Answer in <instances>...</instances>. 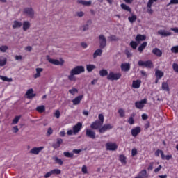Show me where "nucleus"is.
Wrapping results in <instances>:
<instances>
[{
    "instance_id": "obj_44",
    "label": "nucleus",
    "mask_w": 178,
    "mask_h": 178,
    "mask_svg": "<svg viewBox=\"0 0 178 178\" xmlns=\"http://www.w3.org/2000/svg\"><path fill=\"white\" fill-rule=\"evenodd\" d=\"M8 49H9V47L6 45H2L0 47L1 52L5 53Z\"/></svg>"
},
{
    "instance_id": "obj_63",
    "label": "nucleus",
    "mask_w": 178,
    "mask_h": 178,
    "mask_svg": "<svg viewBox=\"0 0 178 178\" xmlns=\"http://www.w3.org/2000/svg\"><path fill=\"white\" fill-rule=\"evenodd\" d=\"M52 133H54V130H52V128H49L47 130V135L48 136H51V134H52Z\"/></svg>"
},
{
    "instance_id": "obj_61",
    "label": "nucleus",
    "mask_w": 178,
    "mask_h": 178,
    "mask_svg": "<svg viewBox=\"0 0 178 178\" xmlns=\"http://www.w3.org/2000/svg\"><path fill=\"white\" fill-rule=\"evenodd\" d=\"M52 171L48 172L45 174L44 177L45 178H48V177H51V176H52Z\"/></svg>"
},
{
    "instance_id": "obj_12",
    "label": "nucleus",
    "mask_w": 178,
    "mask_h": 178,
    "mask_svg": "<svg viewBox=\"0 0 178 178\" xmlns=\"http://www.w3.org/2000/svg\"><path fill=\"white\" fill-rule=\"evenodd\" d=\"M145 104H147V99H143L140 101L136 102L135 106L137 108V109H143Z\"/></svg>"
},
{
    "instance_id": "obj_45",
    "label": "nucleus",
    "mask_w": 178,
    "mask_h": 178,
    "mask_svg": "<svg viewBox=\"0 0 178 178\" xmlns=\"http://www.w3.org/2000/svg\"><path fill=\"white\" fill-rule=\"evenodd\" d=\"M63 155L66 156V158H73L74 156L73 153H70L69 152H64Z\"/></svg>"
},
{
    "instance_id": "obj_21",
    "label": "nucleus",
    "mask_w": 178,
    "mask_h": 178,
    "mask_svg": "<svg viewBox=\"0 0 178 178\" xmlns=\"http://www.w3.org/2000/svg\"><path fill=\"white\" fill-rule=\"evenodd\" d=\"M23 26V23L20 21L15 20L13 22L12 27L13 29H20Z\"/></svg>"
},
{
    "instance_id": "obj_7",
    "label": "nucleus",
    "mask_w": 178,
    "mask_h": 178,
    "mask_svg": "<svg viewBox=\"0 0 178 178\" xmlns=\"http://www.w3.org/2000/svg\"><path fill=\"white\" fill-rule=\"evenodd\" d=\"M99 48L101 49H104V48L106 47V38H105V35H99Z\"/></svg>"
},
{
    "instance_id": "obj_29",
    "label": "nucleus",
    "mask_w": 178,
    "mask_h": 178,
    "mask_svg": "<svg viewBox=\"0 0 178 178\" xmlns=\"http://www.w3.org/2000/svg\"><path fill=\"white\" fill-rule=\"evenodd\" d=\"M161 88L163 91H170V89L169 88V85L166 82H163L161 85Z\"/></svg>"
},
{
    "instance_id": "obj_55",
    "label": "nucleus",
    "mask_w": 178,
    "mask_h": 178,
    "mask_svg": "<svg viewBox=\"0 0 178 178\" xmlns=\"http://www.w3.org/2000/svg\"><path fill=\"white\" fill-rule=\"evenodd\" d=\"M76 16L78 17H83V16H84V12H83V11L76 12Z\"/></svg>"
},
{
    "instance_id": "obj_38",
    "label": "nucleus",
    "mask_w": 178,
    "mask_h": 178,
    "mask_svg": "<svg viewBox=\"0 0 178 178\" xmlns=\"http://www.w3.org/2000/svg\"><path fill=\"white\" fill-rule=\"evenodd\" d=\"M109 41H119V38L115 35H111L108 37Z\"/></svg>"
},
{
    "instance_id": "obj_64",
    "label": "nucleus",
    "mask_w": 178,
    "mask_h": 178,
    "mask_svg": "<svg viewBox=\"0 0 178 178\" xmlns=\"http://www.w3.org/2000/svg\"><path fill=\"white\" fill-rule=\"evenodd\" d=\"M162 169V165H159L157 168L154 169V173H158Z\"/></svg>"
},
{
    "instance_id": "obj_5",
    "label": "nucleus",
    "mask_w": 178,
    "mask_h": 178,
    "mask_svg": "<svg viewBox=\"0 0 178 178\" xmlns=\"http://www.w3.org/2000/svg\"><path fill=\"white\" fill-rule=\"evenodd\" d=\"M138 66H145V67H147L148 69H151L154 67V64L151 60L143 61L139 60L138 63Z\"/></svg>"
},
{
    "instance_id": "obj_42",
    "label": "nucleus",
    "mask_w": 178,
    "mask_h": 178,
    "mask_svg": "<svg viewBox=\"0 0 178 178\" xmlns=\"http://www.w3.org/2000/svg\"><path fill=\"white\" fill-rule=\"evenodd\" d=\"M119 161L121 162V163L126 165V156H124V155H120Z\"/></svg>"
},
{
    "instance_id": "obj_31",
    "label": "nucleus",
    "mask_w": 178,
    "mask_h": 178,
    "mask_svg": "<svg viewBox=\"0 0 178 178\" xmlns=\"http://www.w3.org/2000/svg\"><path fill=\"white\" fill-rule=\"evenodd\" d=\"M22 26L24 31H27V30L30 29V23L29 22V21L24 22Z\"/></svg>"
},
{
    "instance_id": "obj_11",
    "label": "nucleus",
    "mask_w": 178,
    "mask_h": 178,
    "mask_svg": "<svg viewBox=\"0 0 178 178\" xmlns=\"http://www.w3.org/2000/svg\"><path fill=\"white\" fill-rule=\"evenodd\" d=\"M107 151H116L118 149V145L113 143H108L106 144Z\"/></svg>"
},
{
    "instance_id": "obj_19",
    "label": "nucleus",
    "mask_w": 178,
    "mask_h": 178,
    "mask_svg": "<svg viewBox=\"0 0 178 178\" xmlns=\"http://www.w3.org/2000/svg\"><path fill=\"white\" fill-rule=\"evenodd\" d=\"M121 70L122 72H129L130 70V63H124L121 64Z\"/></svg>"
},
{
    "instance_id": "obj_54",
    "label": "nucleus",
    "mask_w": 178,
    "mask_h": 178,
    "mask_svg": "<svg viewBox=\"0 0 178 178\" xmlns=\"http://www.w3.org/2000/svg\"><path fill=\"white\" fill-rule=\"evenodd\" d=\"M125 54L127 55V58H131V56H133V54H131V51L129 50H126Z\"/></svg>"
},
{
    "instance_id": "obj_23",
    "label": "nucleus",
    "mask_w": 178,
    "mask_h": 178,
    "mask_svg": "<svg viewBox=\"0 0 178 178\" xmlns=\"http://www.w3.org/2000/svg\"><path fill=\"white\" fill-rule=\"evenodd\" d=\"M135 40L137 42H140V41H145V40H147V36H145V35L138 34Z\"/></svg>"
},
{
    "instance_id": "obj_1",
    "label": "nucleus",
    "mask_w": 178,
    "mask_h": 178,
    "mask_svg": "<svg viewBox=\"0 0 178 178\" xmlns=\"http://www.w3.org/2000/svg\"><path fill=\"white\" fill-rule=\"evenodd\" d=\"M86 72V70L84 68V66L83 65H78L72 69L70 72V74L67 76L68 80L70 81H76V76H79V74H81V73H84Z\"/></svg>"
},
{
    "instance_id": "obj_26",
    "label": "nucleus",
    "mask_w": 178,
    "mask_h": 178,
    "mask_svg": "<svg viewBox=\"0 0 178 178\" xmlns=\"http://www.w3.org/2000/svg\"><path fill=\"white\" fill-rule=\"evenodd\" d=\"M138 176L140 178H148V173L145 170H143L138 174Z\"/></svg>"
},
{
    "instance_id": "obj_57",
    "label": "nucleus",
    "mask_w": 178,
    "mask_h": 178,
    "mask_svg": "<svg viewBox=\"0 0 178 178\" xmlns=\"http://www.w3.org/2000/svg\"><path fill=\"white\" fill-rule=\"evenodd\" d=\"M168 5H178V0H170Z\"/></svg>"
},
{
    "instance_id": "obj_52",
    "label": "nucleus",
    "mask_w": 178,
    "mask_h": 178,
    "mask_svg": "<svg viewBox=\"0 0 178 178\" xmlns=\"http://www.w3.org/2000/svg\"><path fill=\"white\" fill-rule=\"evenodd\" d=\"M130 45L131 47V48H133V49H136L137 48V42H136L135 41H131L130 42Z\"/></svg>"
},
{
    "instance_id": "obj_39",
    "label": "nucleus",
    "mask_w": 178,
    "mask_h": 178,
    "mask_svg": "<svg viewBox=\"0 0 178 178\" xmlns=\"http://www.w3.org/2000/svg\"><path fill=\"white\" fill-rule=\"evenodd\" d=\"M118 113L120 118H124V116H126V112L123 108L118 109Z\"/></svg>"
},
{
    "instance_id": "obj_3",
    "label": "nucleus",
    "mask_w": 178,
    "mask_h": 178,
    "mask_svg": "<svg viewBox=\"0 0 178 178\" xmlns=\"http://www.w3.org/2000/svg\"><path fill=\"white\" fill-rule=\"evenodd\" d=\"M47 60L51 63V65H55L56 66H62L65 63V61L60 58V60H56L54 58H51L49 56H47Z\"/></svg>"
},
{
    "instance_id": "obj_33",
    "label": "nucleus",
    "mask_w": 178,
    "mask_h": 178,
    "mask_svg": "<svg viewBox=\"0 0 178 178\" xmlns=\"http://www.w3.org/2000/svg\"><path fill=\"white\" fill-rule=\"evenodd\" d=\"M147 44L148 43L147 42H144L140 46H139L138 51L140 54L144 51V49L147 47Z\"/></svg>"
},
{
    "instance_id": "obj_6",
    "label": "nucleus",
    "mask_w": 178,
    "mask_h": 178,
    "mask_svg": "<svg viewBox=\"0 0 178 178\" xmlns=\"http://www.w3.org/2000/svg\"><path fill=\"white\" fill-rule=\"evenodd\" d=\"M86 136L88 138H92V140H95V138H97V134H95V131L91 129H86Z\"/></svg>"
},
{
    "instance_id": "obj_4",
    "label": "nucleus",
    "mask_w": 178,
    "mask_h": 178,
    "mask_svg": "<svg viewBox=\"0 0 178 178\" xmlns=\"http://www.w3.org/2000/svg\"><path fill=\"white\" fill-rule=\"evenodd\" d=\"M122 77V74L120 72L115 73L113 72H109L107 75V80H111V81L119 80Z\"/></svg>"
},
{
    "instance_id": "obj_27",
    "label": "nucleus",
    "mask_w": 178,
    "mask_h": 178,
    "mask_svg": "<svg viewBox=\"0 0 178 178\" xmlns=\"http://www.w3.org/2000/svg\"><path fill=\"white\" fill-rule=\"evenodd\" d=\"M141 86V80H136L132 82L133 88H138Z\"/></svg>"
},
{
    "instance_id": "obj_14",
    "label": "nucleus",
    "mask_w": 178,
    "mask_h": 178,
    "mask_svg": "<svg viewBox=\"0 0 178 178\" xmlns=\"http://www.w3.org/2000/svg\"><path fill=\"white\" fill-rule=\"evenodd\" d=\"M24 13L29 17H34V10L31 8H26L24 9Z\"/></svg>"
},
{
    "instance_id": "obj_56",
    "label": "nucleus",
    "mask_w": 178,
    "mask_h": 178,
    "mask_svg": "<svg viewBox=\"0 0 178 178\" xmlns=\"http://www.w3.org/2000/svg\"><path fill=\"white\" fill-rule=\"evenodd\" d=\"M81 30H82V31H87V30H88V24L82 26Z\"/></svg>"
},
{
    "instance_id": "obj_10",
    "label": "nucleus",
    "mask_w": 178,
    "mask_h": 178,
    "mask_svg": "<svg viewBox=\"0 0 178 178\" xmlns=\"http://www.w3.org/2000/svg\"><path fill=\"white\" fill-rule=\"evenodd\" d=\"M158 0H149L147 4V12L149 15H152L154 13V10H152V5L154 2H156Z\"/></svg>"
},
{
    "instance_id": "obj_16",
    "label": "nucleus",
    "mask_w": 178,
    "mask_h": 178,
    "mask_svg": "<svg viewBox=\"0 0 178 178\" xmlns=\"http://www.w3.org/2000/svg\"><path fill=\"white\" fill-rule=\"evenodd\" d=\"M140 133H141V128L140 127H136L132 129L131 131V134L134 137H137V136H138V134H140Z\"/></svg>"
},
{
    "instance_id": "obj_18",
    "label": "nucleus",
    "mask_w": 178,
    "mask_h": 178,
    "mask_svg": "<svg viewBox=\"0 0 178 178\" xmlns=\"http://www.w3.org/2000/svg\"><path fill=\"white\" fill-rule=\"evenodd\" d=\"M63 143V140L62 138H57L56 143H54L52 145V147L53 148H54V149H56L59 148V147H60V145H62Z\"/></svg>"
},
{
    "instance_id": "obj_15",
    "label": "nucleus",
    "mask_w": 178,
    "mask_h": 178,
    "mask_svg": "<svg viewBox=\"0 0 178 178\" xmlns=\"http://www.w3.org/2000/svg\"><path fill=\"white\" fill-rule=\"evenodd\" d=\"M158 34H159V35L161 37H170V35H172V32L161 29L158 31Z\"/></svg>"
},
{
    "instance_id": "obj_46",
    "label": "nucleus",
    "mask_w": 178,
    "mask_h": 178,
    "mask_svg": "<svg viewBox=\"0 0 178 178\" xmlns=\"http://www.w3.org/2000/svg\"><path fill=\"white\" fill-rule=\"evenodd\" d=\"M170 51L172 54H178V45L172 47Z\"/></svg>"
},
{
    "instance_id": "obj_41",
    "label": "nucleus",
    "mask_w": 178,
    "mask_h": 178,
    "mask_svg": "<svg viewBox=\"0 0 178 178\" xmlns=\"http://www.w3.org/2000/svg\"><path fill=\"white\" fill-rule=\"evenodd\" d=\"M128 20L130 22V23H134V22L137 20V16L134 15L131 17H129Z\"/></svg>"
},
{
    "instance_id": "obj_22",
    "label": "nucleus",
    "mask_w": 178,
    "mask_h": 178,
    "mask_svg": "<svg viewBox=\"0 0 178 178\" xmlns=\"http://www.w3.org/2000/svg\"><path fill=\"white\" fill-rule=\"evenodd\" d=\"M164 73L163 71H161L159 70H156L155 71V76H156V79H157V80H161V78L163 77L164 76Z\"/></svg>"
},
{
    "instance_id": "obj_59",
    "label": "nucleus",
    "mask_w": 178,
    "mask_h": 178,
    "mask_svg": "<svg viewBox=\"0 0 178 178\" xmlns=\"http://www.w3.org/2000/svg\"><path fill=\"white\" fill-rule=\"evenodd\" d=\"M54 116H56L57 119H59V118L60 117V112L58 110L56 111Z\"/></svg>"
},
{
    "instance_id": "obj_50",
    "label": "nucleus",
    "mask_w": 178,
    "mask_h": 178,
    "mask_svg": "<svg viewBox=\"0 0 178 178\" xmlns=\"http://www.w3.org/2000/svg\"><path fill=\"white\" fill-rule=\"evenodd\" d=\"M52 175H60L61 171L59 169H54L51 170Z\"/></svg>"
},
{
    "instance_id": "obj_8",
    "label": "nucleus",
    "mask_w": 178,
    "mask_h": 178,
    "mask_svg": "<svg viewBox=\"0 0 178 178\" xmlns=\"http://www.w3.org/2000/svg\"><path fill=\"white\" fill-rule=\"evenodd\" d=\"M111 129H113V125L111 124H106L103 125L99 129V133L101 134H104L105 131H108V130H111Z\"/></svg>"
},
{
    "instance_id": "obj_9",
    "label": "nucleus",
    "mask_w": 178,
    "mask_h": 178,
    "mask_svg": "<svg viewBox=\"0 0 178 178\" xmlns=\"http://www.w3.org/2000/svg\"><path fill=\"white\" fill-rule=\"evenodd\" d=\"M81 129H83V123L78 122L76 124H75L72 128L74 135L76 136V134H79V133H80L81 131Z\"/></svg>"
},
{
    "instance_id": "obj_58",
    "label": "nucleus",
    "mask_w": 178,
    "mask_h": 178,
    "mask_svg": "<svg viewBox=\"0 0 178 178\" xmlns=\"http://www.w3.org/2000/svg\"><path fill=\"white\" fill-rule=\"evenodd\" d=\"M128 123L130 124H134V119L131 116L128 120Z\"/></svg>"
},
{
    "instance_id": "obj_25",
    "label": "nucleus",
    "mask_w": 178,
    "mask_h": 178,
    "mask_svg": "<svg viewBox=\"0 0 178 178\" xmlns=\"http://www.w3.org/2000/svg\"><path fill=\"white\" fill-rule=\"evenodd\" d=\"M83 99V96H78L72 100L73 105H79Z\"/></svg>"
},
{
    "instance_id": "obj_43",
    "label": "nucleus",
    "mask_w": 178,
    "mask_h": 178,
    "mask_svg": "<svg viewBox=\"0 0 178 178\" xmlns=\"http://www.w3.org/2000/svg\"><path fill=\"white\" fill-rule=\"evenodd\" d=\"M54 160L58 165H63V161H62V159L56 156V157L54 158Z\"/></svg>"
},
{
    "instance_id": "obj_30",
    "label": "nucleus",
    "mask_w": 178,
    "mask_h": 178,
    "mask_svg": "<svg viewBox=\"0 0 178 178\" xmlns=\"http://www.w3.org/2000/svg\"><path fill=\"white\" fill-rule=\"evenodd\" d=\"M6 62H8V59H6V57L1 56L0 57V66L3 67L6 65Z\"/></svg>"
},
{
    "instance_id": "obj_34",
    "label": "nucleus",
    "mask_w": 178,
    "mask_h": 178,
    "mask_svg": "<svg viewBox=\"0 0 178 178\" xmlns=\"http://www.w3.org/2000/svg\"><path fill=\"white\" fill-rule=\"evenodd\" d=\"M95 65H86V70H88V72H92L94 70V69H95Z\"/></svg>"
},
{
    "instance_id": "obj_32",
    "label": "nucleus",
    "mask_w": 178,
    "mask_h": 178,
    "mask_svg": "<svg viewBox=\"0 0 178 178\" xmlns=\"http://www.w3.org/2000/svg\"><path fill=\"white\" fill-rule=\"evenodd\" d=\"M1 80H3V81H7L8 83H12L13 81L12 78H8L7 76H4L2 75H0Z\"/></svg>"
},
{
    "instance_id": "obj_13",
    "label": "nucleus",
    "mask_w": 178,
    "mask_h": 178,
    "mask_svg": "<svg viewBox=\"0 0 178 178\" xmlns=\"http://www.w3.org/2000/svg\"><path fill=\"white\" fill-rule=\"evenodd\" d=\"M44 149V147L41 146L39 147H33L30 151L29 154H32L33 155H38L41 151Z\"/></svg>"
},
{
    "instance_id": "obj_51",
    "label": "nucleus",
    "mask_w": 178,
    "mask_h": 178,
    "mask_svg": "<svg viewBox=\"0 0 178 178\" xmlns=\"http://www.w3.org/2000/svg\"><path fill=\"white\" fill-rule=\"evenodd\" d=\"M69 92H70V94H72V95H74V94H76V92H79V90L75 88H73L72 89H70L69 90Z\"/></svg>"
},
{
    "instance_id": "obj_62",
    "label": "nucleus",
    "mask_w": 178,
    "mask_h": 178,
    "mask_svg": "<svg viewBox=\"0 0 178 178\" xmlns=\"http://www.w3.org/2000/svg\"><path fill=\"white\" fill-rule=\"evenodd\" d=\"M131 155H132V156H136V155H137V149H132Z\"/></svg>"
},
{
    "instance_id": "obj_17",
    "label": "nucleus",
    "mask_w": 178,
    "mask_h": 178,
    "mask_svg": "<svg viewBox=\"0 0 178 178\" xmlns=\"http://www.w3.org/2000/svg\"><path fill=\"white\" fill-rule=\"evenodd\" d=\"M26 95L28 99H32V98H34V97H35V94L34 93V90H33V88L28 90L26 92Z\"/></svg>"
},
{
    "instance_id": "obj_37",
    "label": "nucleus",
    "mask_w": 178,
    "mask_h": 178,
    "mask_svg": "<svg viewBox=\"0 0 178 178\" xmlns=\"http://www.w3.org/2000/svg\"><path fill=\"white\" fill-rule=\"evenodd\" d=\"M122 9H124V10H127V12H131V9L130 7L124 3L121 4Z\"/></svg>"
},
{
    "instance_id": "obj_35",
    "label": "nucleus",
    "mask_w": 178,
    "mask_h": 178,
    "mask_svg": "<svg viewBox=\"0 0 178 178\" xmlns=\"http://www.w3.org/2000/svg\"><path fill=\"white\" fill-rule=\"evenodd\" d=\"M99 76H101V77H105V76H108V70H101L99 72Z\"/></svg>"
},
{
    "instance_id": "obj_53",
    "label": "nucleus",
    "mask_w": 178,
    "mask_h": 178,
    "mask_svg": "<svg viewBox=\"0 0 178 178\" xmlns=\"http://www.w3.org/2000/svg\"><path fill=\"white\" fill-rule=\"evenodd\" d=\"M91 3H92V1H84L83 6H91Z\"/></svg>"
},
{
    "instance_id": "obj_24",
    "label": "nucleus",
    "mask_w": 178,
    "mask_h": 178,
    "mask_svg": "<svg viewBox=\"0 0 178 178\" xmlns=\"http://www.w3.org/2000/svg\"><path fill=\"white\" fill-rule=\"evenodd\" d=\"M152 54H154V55H156V56H158L159 58H161V56H162V51L159 48L153 49Z\"/></svg>"
},
{
    "instance_id": "obj_49",
    "label": "nucleus",
    "mask_w": 178,
    "mask_h": 178,
    "mask_svg": "<svg viewBox=\"0 0 178 178\" xmlns=\"http://www.w3.org/2000/svg\"><path fill=\"white\" fill-rule=\"evenodd\" d=\"M172 69L175 73H178V64L176 63H174L172 64Z\"/></svg>"
},
{
    "instance_id": "obj_36",
    "label": "nucleus",
    "mask_w": 178,
    "mask_h": 178,
    "mask_svg": "<svg viewBox=\"0 0 178 178\" xmlns=\"http://www.w3.org/2000/svg\"><path fill=\"white\" fill-rule=\"evenodd\" d=\"M36 111L38 112H40V113H42L43 112H45V106L42 105L39 106L36 108Z\"/></svg>"
},
{
    "instance_id": "obj_60",
    "label": "nucleus",
    "mask_w": 178,
    "mask_h": 178,
    "mask_svg": "<svg viewBox=\"0 0 178 178\" xmlns=\"http://www.w3.org/2000/svg\"><path fill=\"white\" fill-rule=\"evenodd\" d=\"M81 170H82V172L84 173V175L87 174V173H88V171H87V166L83 165Z\"/></svg>"
},
{
    "instance_id": "obj_47",
    "label": "nucleus",
    "mask_w": 178,
    "mask_h": 178,
    "mask_svg": "<svg viewBox=\"0 0 178 178\" xmlns=\"http://www.w3.org/2000/svg\"><path fill=\"white\" fill-rule=\"evenodd\" d=\"M19 120H20V116H16L12 122V124H17L19 123Z\"/></svg>"
},
{
    "instance_id": "obj_48",
    "label": "nucleus",
    "mask_w": 178,
    "mask_h": 178,
    "mask_svg": "<svg viewBox=\"0 0 178 178\" xmlns=\"http://www.w3.org/2000/svg\"><path fill=\"white\" fill-rule=\"evenodd\" d=\"M172 155H167L165 156V154H163V158H161V159H163V161H170V159H172Z\"/></svg>"
},
{
    "instance_id": "obj_20",
    "label": "nucleus",
    "mask_w": 178,
    "mask_h": 178,
    "mask_svg": "<svg viewBox=\"0 0 178 178\" xmlns=\"http://www.w3.org/2000/svg\"><path fill=\"white\" fill-rule=\"evenodd\" d=\"M36 73L33 75L34 79H38L39 77H41V73L44 72L43 68L38 67L35 69Z\"/></svg>"
},
{
    "instance_id": "obj_40",
    "label": "nucleus",
    "mask_w": 178,
    "mask_h": 178,
    "mask_svg": "<svg viewBox=\"0 0 178 178\" xmlns=\"http://www.w3.org/2000/svg\"><path fill=\"white\" fill-rule=\"evenodd\" d=\"M155 156H159L161 155V158H163V151L161 149H157L154 153Z\"/></svg>"
},
{
    "instance_id": "obj_28",
    "label": "nucleus",
    "mask_w": 178,
    "mask_h": 178,
    "mask_svg": "<svg viewBox=\"0 0 178 178\" xmlns=\"http://www.w3.org/2000/svg\"><path fill=\"white\" fill-rule=\"evenodd\" d=\"M102 55V49H97L93 54V58L95 59L97 56H101Z\"/></svg>"
},
{
    "instance_id": "obj_2",
    "label": "nucleus",
    "mask_w": 178,
    "mask_h": 178,
    "mask_svg": "<svg viewBox=\"0 0 178 178\" xmlns=\"http://www.w3.org/2000/svg\"><path fill=\"white\" fill-rule=\"evenodd\" d=\"M98 119L99 120H96L90 124V129L92 130H99L102 127L104 120V115L99 114Z\"/></svg>"
}]
</instances>
